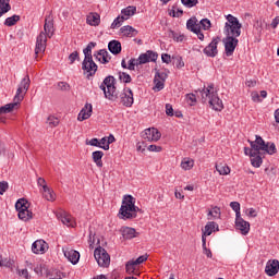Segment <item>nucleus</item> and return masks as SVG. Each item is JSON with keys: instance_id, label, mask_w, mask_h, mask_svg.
Listing matches in <instances>:
<instances>
[{"instance_id": "nucleus-42", "label": "nucleus", "mask_w": 279, "mask_h": 279, "mask_svg": "<svg viewBox=\"0 0 279 279\" xmlns=\"http://www.w3.org/2000/svg\"><path fill=\"white\" fill-rule=\"evenodd\" d=\"M172 62L175 65L177 69H182L184 68V60L180 56H173L172 57Z\"/></svg>"}, {"instance_id": "nucleus-30", "label": "nucleus", "mask_w": 279, "mask_h": 279, "mask_svg": "<svg viewBox=\"0 0 279 279\" xmlns=\"http://www.w3.org/2000/svg\"><path fill=\"white\" fill-rule=\"evenodd\" d=\"M93 161L95 162L96 167H104V161H101V158H104V151L96 150L92 154Z\"/></svg>"}, {"instance_id": "nucleus-63", "label": "nucleus", "mask_w": 279, "mask_h": 279, "mask_svg": "<svg viewBox=\"0 0 279 279\" xmlns=\"http://www.w3.org/2000/svg\"><path fill=\"white\" fill-rule=\"evenodd\" d=\"M278 24H279V16H276L272 22H271V27L272 29H276V27H278Z\"/></svg>"}, {"instance_id": "nucleus-50", "label": "nucleus", "mask_w": 279, "mask_h": 279, "mask_svg": "<svg viewBox=\"0 0 279 279\" xmlns=\"http://www.w3.org/2000/svg\"><path fill=\"white\" fill-rule=\"evenodd\" d=\"M68 60H69L70 64H73V62H75V60H80V52L74 51V52L70 53V56L68 57Z\"/></svg>"}, {"instance_id": "nucleus-60", "label": "nucleus", "mask_w": 279, "mask_h": 279, "mask_svg": "<svg viewBox=\"0 0 279 279\" xmlns=\"http://www.w3.org/2000/svg\"><path fill=\"white\" fill-rule=\"evenodd\" d=\"M166 114L168 117H173V106H171V104L166 105Z\"/></svg>"}, {"instance_id": "nucleus-6", "label": "nucleus", "mask_w": 279, "mask_h": 279, "mask_svg": "<svg viewBox=\"0 0 279 279\" xmlns=\"http://www.w3.org/2000/svg\"><path fill=\"white\" fill-rule=\"evenodd\" d=\"M114 76H107L100 85L106 99L109 101H117L119 99V92H117V86H114Z\"/></svg>"}, {"instance_id": "nucleus-7", "label": "nucleus", "mask_w": 279, "mask_h": 279, "mask_svg": "<svg viewBox=\"0 0 279 279\" xmlns=\"http://www.w3.org/2000/svg\"><path fill=\"white\" fill-rule=\"evenodd\" d=\"M97 47V43L90 41L85 49H83V53L85 56L82 62V70L83 71H97L98 66L97 63L93 60V49Z\"/></svg>"}, {"instance_id": "nucleus-24", "label": "nucleus", "mask_w": 279, "mask_h": 279, "mask_svg": "<svg viewBox=\"0 0 279 279\" xmlns=\"http://www.w3.org/2000/svg\"><path fill=\"white\" fill-rule=\"evenodd\" d=\"M235 228L236 230H240L241 234L244 236L250 234V222H247L245 219L235 221Z\"/></svg>"}, {"instance_id": "nucleus-37", "label": "nucleus", "mask_w": 279, "mask_h": 279, "mask_svg": "<svg viewBox=\"0 0 279 279\" xmlns=\"http://www.w3.org/2000/svg\"><path fill=\"white\" fill-rule=\"evenodd\" d=\"M19 21H21V16L20 15H13L10 17H7L4 21V25L7 27H12L14 25H16L19 23Z\"/></svg>"}, {"instance_id": "nucleus-11", "label": "nucleus", "mask_w": 279, "mask_h": 279, "mask_svg": "<svg viewBox=\"0 0 279 279\" xmlns=\"http://www.w3.org/2000/svg\"><path fill=\"white\" fill-rule=\"evenodd\" d=\"M161 136L162 134L156 128H149L142 132V138H144V141H147L148 143H158Z\"/></svg>"}, {"instance_id": "nucleus-51", "label": "nucleus", "mask_w": 279, "mask_h": 279, "mask_svg": "<svg viewBox=\"0 0 279 279\" xmlns=\"http://www.w3.org/2000/svg\"><path fill=\"white\" fill-rule=\"evenodd\" d=\"M57 88L58 90H70L71 86L66 82H59Z\"/></svg>"}, {"instance_id": "nucleus-8", "label": "nucleus", "mask_w": 279, "mask_h": 279, "mask_svg": "<svg viewBox=\"0 0 279 279\" xmlns=\"http://www.w3.org/2000/svg\"><path fill=\"white\" fill-rule=\"evenodd\" d=\"M15 209L17 210V217L21 221H29L34 219V213L29 211V202L25 198H20L15 203Z\"/></svg>"}, {"instance_id": "nucleus-26", "label": "nucleus", "mask_w": 279, "mask_h": 279, "mask_svg": "<svg viewBox=\"0 0 279 279\" xmlns=\"http://www.w3.org/2000/svg\"><path fill=\"white\" fill-rule=\"evenodd\" d=\"M108 49L110 53H113V56H119V53L121 52V41L119 40L109 41Z\"/></svg>"}, {"instance_id": "nucleus-29", "label": "nucleus", "mask_w": 279, "mask_h": 279, "mask_svg": "<svg viewBox=\"0 0 279 279\" xmlns=\"http://www.w3.org/2000/svg\"><path fill=\"white\" fill-rule=\"evenodd\" d=\"M44 34L48 36V38H51V36H53V20L46 19L44 25Z\"/></svg>"}, {"instance_id": "nucleus-38", "label": "nucleus", "mask_w": 279, "mask_h": 279, "mask_svg": "<svg viewBox=\"0 0 279 279\" xmlns=\"http://www.w3.org/2000/svg\"><path fill=\"white\" fill-rule=\"evenodd\" d=\"M136 262L135 260H129L125 264V269H126V274L132 275V274H136Z\"/></svg>"}, {"instance_id": "nucleus-12", "label": "nucleus", "mask_w": 279, "mask_h": 279, "mask_svg": "<svg viewBox=\"0 0 279 279\" xmlns=\"http://www.w3.org/2000/svg\"><path fill=\"white\" fill-rule=\"evenodd\" d=\"M186 28L190 32H193V34H196L198 40H204V33H202L199 20H197V17L193 16L190 20H187Z\"/></svg>"}, {"instance_id": "nucleus-1", "label": "nucleus", "mask_w": 279, "mask_h": 279, "mask_svg": "<svg viewBox=\"0 0 279 279\" xmlns=\"http://www.w3.org/2000/svg\"><path fill=\"white\" fill-rule=\"evenodd\" d=\"M227 22L225 24L223 33L226 34V38H223L222 43L225 44L226 56L230 58L234 53V49L239 46V36H241V27L243 24L239 22L232 14H228L226 16Z\"/></svg>"}, {"instance_id": "nucleus-57", "label": "nucleus", "mask_w": 279, "mask_h": 279, "mask_svg": "<svg viewBox=\"0 0 279 279\" xmlns=\"http://www.w3.org/2000/svg\"><path fill=\"white\" fill-rule=\"evenodd\" d=\"M173 40L177 43H182L184 40V35H178L175 32H171Z\"/></svg>"}, {"instance_id": "nucleus-56", "label": "nucleus", "mask_w": 279, "mask_h": 279, "mask_svg": "<svg viewBox=\"0 0 279 279\" xmlns=\"http://www.w3.org/2000/svg\"><path fill=\"white\" fill-rule=\"evenodd\" d=\"M147 258H149V255L145 254L140 256L137 259L133 260L135 262V264L137 265H142V263H145V260H147Z\"/></svg>"}, {"instance_id": "nucleus-2", "label": "nucleus", "mask_w": 279, "mask_h": 279, "mask_svg": "<svg viewBox=\"0 0 279 279\" xmlns=\"http://www.w3.org/2000/svg\"><path fill=\"white\" fill-rule=\"evenodd\" d=\"M195 93H199L203 104L208 102L213 110L221 112L223 108V101L219 99L215 84H209L207 87L198 89Z\"/></svg>"}, {"instance_id": "nucleus-52", "label": "nucleus", "mask_w": 279, "mask_h": 279, "mask_svg": "<svg viewBox=\"0 0 279 279\" xmlns=\"http://www.w3.org/2000/svg\"><path fill=\"white\" fill-rule=\"evenodd\" d=\"M9 189H10V185L8 184L7 181L0 182V195H3V193H5V191H8Z\"/></svg>"}, {"instance_id": "nucleus-25", "label": "nucleus", "mask_w": 279, "mask_h": 279, "mask_svg": "<svg viewBox=\"0 0 279 279\" xmlns=\"http://www.w3.org/2000/svg\"><path fill=\"white\" fill-rule=\"evenodd\" d=\"M45 250H47V242H45V240H37L32 245L34 254H40V252L44 253Z\"/></svg>"}, {"instance_id": "nucleus-21", "label": "nucleus", "mask_w": 279, "mask_h": 279, "mask_svg": "<svg viewBox=\"0 0 279 279\" xmlns=\"http://www.w3.org/2000/svg\"><path fill=\"white\" fill-rule=\"evenodd\" d=\"M94 57L96 58V60H98L100 64H108V62H110L111 59L110 53L106 49L97 51L94 54Z\"/></svg>"}, {"instance_id": "nucleus-14", "label": "nucleus", "mask_w": 279, "mask_h": 279, "mask_svg": "<svg viewBox=\"0 0 279 279\" xmlns=\"http://www.w3.org/2000/svg\"><path fill=\"white\" fill-rule=\"evenodd\" d=\"M46 49H47V35L45 34V32H40L36 39L35 56H38V53H45Z\"/></svg>"}, {"instance_id": "nucleus-35", "label": "nucleus", "mask_w": 279, "mask_h": 279, "mask_svg": "<svg viewBox=\"0 0 279 279\" xmlns=\"http://www.w3.org/2000/svg\"><path fill=\"white\" fill-rule=\"evenodd\" d=\"M216 171H218L219 175H230V167L223 162L216 163Z\"/></svg>"}, {"instance_id": "nucleus-41", "label": "nucleus", "mask_w": 279, "mask_h": 279, "mask_svg": "<svg viewBox=\"0 0 279 279\" xmlns=\"http://www.w3.org/2000/svg\"><path fill=\"white\" fill-rule=\"evenodd\" d=\"M46 123H48V125H50V128H58V125H60V120H58V118H56L53 116H49L47 118Z\"/></svg>"}, {"instance_id": "nucleus-3", "label": "nucleus", "mask_w": 279, "mask_h": 279, "mask_svg": "<svg viewBox=\"0 0 279 279\" xmlns=\"http://www.w3.org/2000/svg\"><path fill=\"white\" fill-rule=\"evenodd\" d=\"M158 60V52L153 50H147L144 53H141L140 57L131 58L128 63L125 60H122L121 65L122 69H128L129 71H134L135 69H143V64H147L148 62H156Z\"/></svg>"}, {"instance_id": "nucleus-19", "label": "nucleus", "mask_w": 279, "mask_h": 279, "mask_svg": "<svg viewBox=\"0 0 279 279\" xmlns=\"http://www.w3.org/2000/svg\"><path fill=\"white\" fill-rule=\"evenodd\" d=\"M202 240L206 239L207 236H210L213 232H219V225L215 221H209L206 223L205 228L202 230Z\"/></svg>"}, {"instance_id": "nucleus-32", "label": "nucleus", "mask_w": 279, "mask_h": 279, "mask_svg": "<svg viewBox=\"0 0 279 279\" xmlns=\"http://www.w3.org/2000/svg\"><path fill=\"white\" fill-rule=\"evenodd\" d=\"M44 197L48 202H56V192L51 190L48 185H44Z\"/></svg>"}, {"instance_id": "nucleus-27", "label": "nucleus", "mask_w": 279, "mask_h": 279, "mask_svg": "<svg viewBox=\"0 0 279 279\" xmlns=\"http://www.w3.org/2000/svg\"><path fill=\"white\" fill-rule=\"evenodd\" d=\"M86 22H87V25L97 27V25L101 23V16H99L98 13H90L89 15H87Z\"/></svg>"}, {"instance_id": "nucleus-5", "label": "nucleus", "mask_w": 279, "mask_h": 279, "mask_svg": "<svg viewBox=\"0 0 279 279\" xmlns=\"http://www.w3.org/2000/svg\"><path fill=\"white\" fill-rule=\"evenodd\" d=\"M138 213H143V209L136 206V198L132 195H124L119 210L120 219H136Z\"/></svg>"}, {"instance_id": "nucleus-44", "label": "nucleus", "mask_w": 279, "mask_h": 279, "mask_svg": "<svg viewBox=\"0 0 279 279\" xmlns=\"http://www.w3.org/2000/svg\"><path fill=\"white\" fill-rule=\"evenodd\" d=\"M119 80L124 84H130V82H132V76L125 72H119Z\"/></svg>"}, {"instance_id": "nucleus-23", "label": "nucleus", "mask_w": 279, "mask_h": 279, "mask_svg": "<svg viewBox=\"0 0 279 279\" xmlns=\"http://www.w3.org/2000/svg\"><path fill=\"white\" fill-rule=\"evenodd\" d=\"M250 158H251L252 167H255L256 169H258L260 167V165H263V151L262 150L255 151V154L251 155Z\"/></svg>"}, {"instance_id": "nucleus-16", "label": "nucleus", "mask_w": 279, "mask_h": 279, "mask_svg": "<svg viewBox=\"0 0 279 279\" xmlns=\"http://www.w3.org/2000/svg\"><path fill=\"white\" fill-rule=\"evenodd\" d=\"M120 98L123 106L132 108V105L134 104V94L132 93V89L124 88L123 93L120 94Z\"/></svg>"}, {"instance_id": "nucleus-10", "label": "nucleus", "mask_w": 279, "mask_h": 279, "mask_svg": "<svg viewBox=\"0 0 279 279\" xmlns=\"http://www.w3.org/2000/svg\"><path fill=\"white\" fill-rule=\"evenodd\" d=\"M256 143H257L258 149H259V151H262V154H269V156H274V154H276V151H277L276 144L265 143V140H263V137H260V135H256Z\"/></svg>"}, {"instance_id": "nucleus-43", "label": "nucleus", "mask_w": 279, "mask_h": 279, "mask_svg": "<svg viewBox=\"0 0 279 279\" xmlns=\"http://www.w3.org/2000/svg\"><path fill=\"white\" fill-rule=\"evenodd\" d=\"M123 16H134L136 14V7H128L122 10Z\"/></svg>"}, {"instance_id": "nucleus-28", "label": "nucleus", "mask_w": 279, "mask_h": 279, "mask_svg": "<svg viewBox=\"0 0 279 279\" xmlns=\"http://www.w3.org/2000/svg\"><path fill=\"white\" fill-rule=\"evenodd\" d=\"M248 143L251 145V148L250 147H244V154L245 156H254L255 151H259L258 149V143H256V140L255 141H250L248 140Z\"/></svg>"}, {"instance_id": "nucleus-59", "label": "nucleus", "mask_w": 279, "mask_h": 279, "mask_svg": "<svg viewBox=\"0 0 279 279\" xmlns=\"http://www.w3.org/2000/svg\"><path fill=\"white\" fill-rule=\"evenodd\" d=\"M230 207L232 208V210H234V213L241 210V204L239 202H231Z\"/></svg>"}, {"instance_id": "nucleus-9", "label": "nucleus", "mask_w": 279, "mask_h": 279, "mask_svg": "<svg viewBox=\"0 0 279 279\" xmlns=\"http://www.w3.org/2000/svg\"><path fill=\"white\" fill-rule=\"evenodd\" d=\"M94 258L99 267H110V254L106 248L99 246L94 251Z\"/></svg>"}, {"instance_id": "nucleus-64", "label": "nucleus", "mask_w": 279, "mask_h": 279, "mask_svg": "<svg viewBox=\"0 0 279 279\" xmlns=\"http://www.w3.org/2000/svg\"><path fill=\"white\" fill-rule=\"evenodd\" d=\"M246 86L248 88H254V86H256V80H248V81H246Z\"/></svg>"}, {"instance_id": "nucleus-45", "label": "nucleus", "mask_w": 279, "mask_h": 279, "mask_svg": "<svg viewBox=\"0 0 279 279\" xmlns=\"http://www.w3.org/2000/svg\"><path fill=\"white\" fill-rule=\"evenodd\" d=\"M203 243V254L207 256V258H213V251L210 248L206 247V239L203 238L202 240Z\"/></svg>"}, {"instance_id": "nucleus-53", "label": "nucleus", "mask_w": 279, "mask_h": 279, "mask_svg": "<svg viewBox=\"0 0 279 279\" xmlns=\"http://www.w3.org/2000/svg\"><path fill=\"white\" fill-rule=\"evenodd\" d=\"M12 265H14V262L8 258L0 259V267H12Z\"/></svg>"}, {"instance_id": "nucleus-4", "label": "nucleus", "mask_w": 279, "mask_h": 279, "mask_svg": "<svg viewBox=\"0 0 279 279\" xmlns=\"http://www.w3.org/2000/svg\"><path fill=\"white\" fill-rule=\"evenodd\" d=\"M29 84H31L29 75L26 74L19 85L16 94L13 98L14 102L0 107V114H8L9 112H12V110L16 108V105L21 104V101L25 99V95H27V90H29Z\"/></svg>"}, {"instance_id": "nucleus-48", "label": "nucleus", "mask_w": 279, "mask_h": 279, "mask_svg": "<svg viewBox=\"0 0 279 279\" xmlns=\"http://www.w3.org/2000/svg\"><path fill=\"white\" fill-rule=\"evenodd\" d=\"M185 99L191 106H194L197 102V96H195V94H186Z\"/></svg>"}, {"instance_id": "nucleus-49", "label": "nucleus", "mask_w": 279, "mask_h": 279, "mask_svg": "<svg viewBox=\"0 0 279 279\" xmlns=\"http://www.w3.org/2000/svg\"><path fill=\"white\" fill-rule=\"evenodd\" d=\"M116 138L114 135L110 134L107 137V144L102 146V149H105V151H108V149H110V144L114 143Z\"/></svg>"}, {"instance_id": "nucleus-18", "label": "nucleus", "mask_w": 279, "mask_h": 279, "mask_svg": "<svg viewBox=\"0 0 279 279\" xmlns=\"http://www.w3.org/2000/svg\"><path fill=\"white\" fill-rule=\"evenodd\" d=\"M93 117V105L90 102L85 104L77 116V121H86Z\"/></svg>"}, {"instance_id": "nucleus-40", "label": "nucleus", "mask_w": 279, "mask_h": 279, "mask_svg": "<svg viewBox=\"0 0 279 279\" xmlns=\"http://www.w3.org/2000/svg\"><path fill=\"white\" fill-rule=\"evenodd\" d=\"M198 25L201 27V29H204L205 32H208V29H210V27H213V23H210V20L208 19H203L198 22Z\"/></svg>"}, {"instance_id": "nucleus-15", "label": "nucleus", "mask_w": 279, "mask_h": 279, "mask_svg": "<svg viewBox=\"0 0 279 279\" xmlns=\"http://www.w3.org/2000/svg\"><path fill=\"white\" fill-rule=\"evenodd\" d=\"M221 43V37L213 38L211 43L203 50L205 56L208 58H215L219 51L217 50V45Z\"/></svg>"}, {"instance_id": "nucleus-62", "label": "nucleus", "mask_w": 279, "mask_h": 279, "mask_svg": "<svg viewBox=\"0 0 279 279\" xmlns=\"http://www.w3.org/2000/svg\"><path fill=\"white\" fill-rule=\"evenodd\" d=\"M161 60L162 62H165L166 64H170L171 62V57L168 53H162L161 54Z\"/></svg>"}, {"instance_id": "nucleus-58", "label": "nucleus", "mask_w": 279, "mask_h": 279, "mask_svg": "<svg viewBox=\"0 0 279 279\" xmlns=\"http://www.w3.org/2000/svg\"><path fill=\"white\" fill-rule=\"evenodd\" d=\"M245 213L247 217H253V218L258 217V213L254 208L246 209Z\"/></svg>"}, {"instance_id": "nucleus-13", "label": "nucleus", "mask_w": 279, "mask_h": 279, "mask_svg": "<svg viewBox=\"0 0 279 279\" xmlns=\"http://www.w3.org/2000/svg\"><path fill=\"white\" fill-rule=\"evenodd\" d=\"M169 77V75L166 72L157 71L154 78L155 86L153 89H155L156 93H160L162 88H165V82Z\"/></svg>"}, {"instance_id": "nucleus-46", "label": "nucleus", "mask_w": 279, "mask_h": 279, "mask_svg": "<svg viewBox=\"0 0 279 279\" xmlns=\"http://www.w3.org/2000/svg\"><path fill=\"white\" fill-rule=\"evenodd\" d=\"M181 3L185 8H195L199 3V0H181Z\"/></svg>"}, {"instance_id": "nucleus-31", "label": "nucleus", "mask_w": 279, "mask_h": 279, "mask_svg": "<svg viewBox=\"0 0 279 279\" xmlns=\"http://www.w3.org/2000/svg\"><path fill=\"white\" fill-rule=\"evenodd\" d=\"M120 32H121V34H123V36H126V37L136 36V34H138V31H136V28H134L130 25L122 26L120 28Z\"/></svg>"}, {"instance_id": "nucleus-47", "label": "nucleus", "mask_w": 279, "mask_h": 279, "mask_svg": "<svg viewBox=\"0 0 279 279\" xmlns=\"http://www.w3.org/2000/svg\"><path fill=\"white\" fill-rule=\"evenodd\" d=\"M86 145H90L92 147H100L102 149L104 146H101V143H99V140L97 137L92 138L90 141H86Z\"/></svg>"}, {"instance_id": "nucleus-22", "label": "nucleus", "mask_w": 279, "mask_h": 279, "mask_svg": "<svg viewBox=\"0 0 279 279\" xmlns=\"http://www.w3.org/2000/svg\"><path fill=\"white\" fill-rule=\"evenodd\" d=\"M120 232L123 236V239L130 240V239H136L138 232H136V229L132 227H122L120 229Z\"/></svg>"}, {"instance_id": "nucleus-17", "label": "nucleus", "mask_w": 279, "mask_h": 279, "mask_svg": "<svg viewBox=\"0 0 279 279\" xmlns=\"http://www.w3.org/2000/svg\"><path fill=\"white\" fill-rule=\"evenodd\" d=\"M63 254L65 258H68V260L72 263V265H77V263H80V252L73 248L66 247V248H63Z\"/></svg>"}, {"instance_id": "nucleus-33", "label": "nucleus", "mask_w": 279, "mask_h": 279, "mask_svg": "<svg viewBox=\"0 0 279 279\" xmlns=\"http://www.w3.org/2000/svg\"><path fill=\"white\" fill-rule=\"evenodd\" d=\"M12 10V5H10V0H0V19L3 14H8Z\"/></svg>"}, {"instance_id": "nucleus-34", "label": "nucleus", "mask_w": 279, "mask_h": 279, "mask_svg": "<svg viewBox=\"0 0 279 279\" xmlns=\"http://www.w3.org/2000/svg\"><path fill=\"white\" fill-rule=\"evenodd\" d=\"M59 219H61L62 223L68 227H73V218L66 211L59 214Z\"/></svg>"}, {"instance_id": "nucleus-55", "label": "nucleus", "mask_w": 279, "mask_h": 279, "mask_svg": "<svg viewBox=\"0 0 279 279\" xmlns=\"http://www.w3.org/2000/svg\"><path fill=\"white\" fill-rule=\"evenodd\" d=\"M211 213L214 215V219H219V217H221V208L217 206L213 208Z\"/></svg>"}, {"instance_id": "nucleus-36", "label": "nucleus", "mask_w": 279, "mask_h": 279, "mask_svg": "<svg viewBox=\"0 0 279 279\" xmlns=\"http://www.w3.org/2000/svg\"><path fill=\"white\" fill-rule=\"evenodd\" d=\"M195 166V161L191 158H184L181 161V169L184 171H191V168Z\"/></svg>"}, {"instance_id": "nucleus-39", "label": "nucleus", "mask_w": 279, "mask_h": 279, "mask_svg": "<svg viewBox=\"0 0 279 279\" xmlns=\"http://www.w3.org/2000/svg\"><path fill=\"white\" fill-rule=\"evenodd\" d=\"M123 21H128V17H125L124 15L118 16L111 24V29H117L119 27H121V25L123 24Z\"/></svg>"}, {"instance_id": "nucleus-20", "label": "nucleus", "mask_w": 279, "mask_h": 279, "mask_svg": "<svg viewBox=\"0 0 279 279\" xmlns=\"http://www.w3.org/2000/svg\"><path fill=\"white\" fill-rule=\"evenodd\" d=\"M279 271V260L278 259H270L267 262L265 267V272L267 276H276Z\"/></svg>"}, {"instance_id": "nucleus-54", "label": "nucleus", "mask_w": 279, "mask_h": 279, "mask_svg": "<svg viewBox=\"0 0 279 279\" xmlns=\"http://www.w3.org/2000/svg\"><path fill=\"white\" fill-rule=\"evenodd\" d=\"M251 97H252V100L255 101L256 104H260V101H263L260 99V95H258V92H252Z\"/></svg>"}, {"instance_id": "nucleus-61", "label": "nucleus", "mask_w": 279, "mask_h": 279, "mask_svg": "<svg viewBox=\"0 0 279 279\" xmlns=\"http://www.w3.org/2000/svg\"><path fill=\"white\" fill-rule=\"evenodd\" d=\"M148 151H157V153L162 151V146L149 145Z\"/></svg>"}]
</instances>
